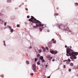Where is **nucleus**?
Here are the masks:
<instances>
[{
  "instance_id": "obj_1",
  "label": "nucleus",
  "mask_w": 78,
  "mask_h": 78,
  "mask_svg": "<svg viewBox=\"0 0 78 78\" xmlns=\"http://www.w3.org/2000/svg\"><path fill=\"white\" fill-rule=\"evenodd\" d=\"M66 55L67 56H71L70 59H72L73 61H75V59H76L77 58V57L76 56H77L78 55V52H75L70 48H69V47L68 46L66 48Z\"/></svg>"
},
{
  "instance_id": "obj_2",
  "label": "nucleus",
  "mask_w": 78,
  "mask_h": 78,
  "mask_svg": "<svg viewBox=\"0 0 78 78\" xmlns=\"http://www.w3.org/2000/svg\"><path fill=\"white\" fill-rule=\"evenodd\" d=\"M31 18L29 20V22H31L32 23H35L36 24V25L34 26H33V28L34 29H36L37 28V27H41V25H42V23L40 21H39L38 20H36V19L33 16H31Z\"/></svg>"
},
{
  "instance_id": "obj_3",
  "label": "nucleus",
  "mask_w": 78,
  "mask_h": 78,
  "mask_svg": "<svg viewBox=\"0 0 78 78\" xmlns=\"http://www.w3.org/2000/svg\"><path fill=\"white\" fill-rule=\"evenodd\" d=\"M57 27H58L59 29H62V30H64L65 31H68L70 32L71 33V34L73 35L74 34V32H72L71 30H69V29L68 28H67L66 29H65V26L64 25H63L62 24L58 25Z\"/></svg>"
},
{
  "instance_id": "obj_4",
  "label": "nucleus",
  "mask_w": 78,
  "mask_h": 78,
  "mask_svg": "<svg viewBox=\"0 0 78 78\" xmlns=\"http://www.w3.org/2000/svg\"><path fill=\"white\" fill-rule=\"evenodd\" d=\"M32 69L34 71V72L36 71V65L34 64H33L32 66Z\"/></svg>"
},
{
  "instance_id": "obj_5",
  "label": "nucleus",
  "mask_w": 78,
  "mask_h": 78,
  "mask_svg": "<svg viewBox=\"0 0 78 78\" xmlns=\"http://www.w3.org/2000/svg\"><path fill=\"white\" fill-rule=\"evenodd\" d=\"M50 52L51 53H52V54H54V55H56L58 53V51H55L53 50H50Z\"/></svg>"
},
{
  "instance_id": "obj_6",
  "label": "nucleus",
  "mask_w": 78,
  "mask_h": 78,
  "mask_svg": "<svg viewBox=\"0 0 78 78\" xmlns=\"http://www.w3.org/2000/svg\"><path fill=\"white\" fill-rule=\"evenodd\" d=\"M47 58H48L49 59V61H51V59H52V58H53L52 57H51V56H50V55H48L47 56Z\"/></svg>"
},
{
  "instance_id": "obj_7",
  "label": "nucleus",
  "mask_w": 78,
  "mask_h": 78,
  "mask_svg": "<svg viewBox=\"0 0 78 78\" xmlns=\"http://www.w3.org/2000/svg\"><path fill=\"white\" fill-rule=\"evenodd\" d=\"M8 27L9 28V29L10 30L11 32L12 33V32L14 31V30H13V29L11 28V27H10V26H8Z\"/></svg>"
},
{
  "instance_id": "obj_8",
  "label": "nucleus",
  "mask_w": 78,
  "mask_h": 78,
  "mask_svg": "<svg viewBox=\"0 0 78 78\" xmlns=\"http://www.w3.org/2000/svg\"><path fill=\"white\" fill-rule=\"evenodd\" d=\"M4 21L3 20H2V19L0 18V23L2 24L4 23Z\"/></svg>"
},
{
  "instance_id": "obj_9",
  "label": "nucleus",
  "mask_w": 78,
  "mask_h": 78,
  "mask_svg": "<svg viewBox=\"0 0 78 78\" xmlns=\"http://www.w3.org/2000/svg\"><path fill=\"white\" fill-rule=\"evenodd\" d=\"M48 47L49 48H51L52 47V45L51 43H48Z\"/></svg>"
},
{
  "instance_id": "obj_10",
  "label": "nucleus",
  "mask_w": 78,
  "mask_h": 78,
  "mask_svg": "<svg viewBox=\"0 0 78 78\" xmlns=\"http://www.w3.org/2000/svg\"><path fill=\"white\" fill-rule=\"evenodd\" d=\"M39 59L40 60H42V59H44V57H43V56H40L39 58Z\"/></svg>"
},
{
  "instance_id": "obj_11",
  "label": "nucleus",
  "mask_w": 78,
  "mask_h": 78,
  "mask_svg": "<svg viewBox=\"0 0 78 78\" xmlns=\"http://www.w3.org/2000/svg\"><path fill=\"white\" fill-rule=\"evenodd\" d=\"M4 16V15L3 14L1 13H0V16L1 17H3Z\"/></svg>"
},
{
  "instance_id": "obj_12",
  "label": "nucleus",
  "mask_w": 78,
  "mask_h": 78,
  "mask_svg": "<svg viewBox=\"0 0 78 78\" xmlns=\"http://www.w3.org/2000/svg\"><path fill=\"white\" fill-rule=\"evenodd\" d=\"M42 48L44 51H45V50H46V49L45 48H44V47L43 46L42 47Z\"/></svg>"
},
{
  "instance_id": "obj_13",
  "label": "nucleus",
  "mask_w": 78,
  "mask_h": 78,
  "mask_svg": "<svg viewBox=\"0 0 78 78\" xmlns=\"http://www.w3.org/2000/svg\"><path fill=\"white\" fill-rule=\"evenodd\" d=\"M3 43H4V46H5V47H6V44L5 43V41H3Z\"/></svg>"
},
{
  "instance_id": "obj_14",
  "label": "nucleus",
  "mask_w": 78,
  "mask_h": 78,
  "mask_svg": "<svg viewBox=\"0 0 78 78\" xmlns=\"http://www.w3.org/2000/svg\"><path fill=\"white\" fill-rule=\"evenodd\" d=\"M11 0H8L7 1V3H11Z\"/></svg>"
},
{
  "instance_id": "obj_15",
  "label": "nucleus",
  "mask_w": 78,
  "mask_h": 78,
  "mask_svg": "<svg viewBox=\"0 0 78 78\" xmlns=\"http://www.w3.org/2000/svg\"><path fill=\"white\" fill-rule=\"evenodd\" d=\"M26 63L27 64H30V62H29V61H26Z\"/></svg>"
},
{
  "instance_id": "obj_16",
  "label": "nucleus",
  "mask_w": 78,
  "mask_h": 78,
  "mask_svg": "<svg viewBox=\"0 0 78 78\" xmlns=\"http://www.w3.org/2000/svg\"><path fill=\"white\" fill-rule=\"evenodd\" d=\"M38 52H39V53H41V52H42V51H41V50L39 49L38 50Z\"/></svg>"
},
{
  "instance_id": "obj_17",
  "label": "nucleus",
  "mask_w": 78,
  "mask_h": 78,
  "mask_svg": "<svg viewBox=\"0 0 78 78\" xmlns=\"http://www.w3.org/2000/svg\"><path fill=\"white\" fill-rule=\"evenodd\" d=\"M37 65H40V64H41V63H40V62H37Z\"/></svg>"
},
{
  "instance_id": "obj_18",
  "label": "nucleus",
  "mask_w": 78,
  "mask_h": 78,
  "mask_svg": "<svg viewBox=\"0 0 78 78\" xmlns=\"http://www.w3.org/2000/svg\"><path fill=\"white\" fill-rule=\"evenodd\" d=\"M70 66H73V63H70Z\"/></svg>"
},
{
  "instance_id": "obj_19",
  "label": "nucleus",
  "mask_w": 78,
  "mask_h": 78,
  "mask_svg": "<svg viewBox=\"0 0 78 78\" xmlns=\"http://www.w3.org/2000/svg\"><path fill=\"white\" fill-rule=\"evenodd\" d=\"M37 57H39V56H40V54H37Z\"/></svg>"
},
{
  "instance_id": "obj_20",
  "label": "nucleus",
  "mask_w": 78,
  "mask_h": 78,
  "mask_svg": "<svg viewBox=\"0 0 78 78\" xmlns=\"http://www.w3.org/2000/svg\"><path fill=\"white\" fill-rule=\"evenodd\" d=\"M37 61V58H35V62H36Z\"/></svg>"
},
{
  "instance_id": "obj_21",
  "label": "nucleus",
  "mask_w": 78,
  "mask_h": 78,
  "mask_svg": "<svg viewBox=\"0 0 78 78\" xmlns=\"http://www.w3.org/2000/svg\"><path fill=\"white\" fill-rule=\"evenodd\" d=\"M42 62L43 63L44 62H45V60H44V59H42Z\"/></svg>"
},
{
  "instance_id": "obj_22",
  "label": "nucleus",
  "mask_w": 78,
  "mask_h": 78,
  "mask_svg": "<svg viewBox=\"0 0 78 78\" xmlns=\"http://www.w3.org/2000/svg\"><path fill=\"white\" fill-rule=\"evenodd\" d=\"M75 6H77L78 5V3L77 2L75 3Z\"/></svg>"
},
{
  "instance_id": "obj_23",
  "label": "nucleus",
  "mask_w": 78,
  "mask_h": 78,
  "mask_svg": "<svg viewBox=\"0 0 78 78\" xmlns=\"http://www.w3.org/2000/svg\"><path fill=\"white\" fill-rule=\"evenodd\" d=\"M30 75H31V76H33V75H34V74H33V73H31L30 74Z\"/></svg>"
},
{
  "instance_id": "obj_24",
  "label": "nucleus",
  "mask_w": 78,
  "mask_h": 78,
  "mask_svg": "<svg viewBox=\"0 0 78 78\" xmlns=\"http://www.w3.org/2000/svg\"><path fill=\"white\" fill-rule=\"evenodd\" d=\"M46 50H49V49L48 48V47H46Z\"/></svg>"
},
{
  "instance_id": "obj_25",
  "label": "nucleus",
  "mask_w": 78,
  "mask_h": 78,
  "mask_svg": "<svg viewBox=\"0 0 78 78\" xmlns=\"http://www.w3.org/2000/svg\"><path fill=\"white\" fill-rule=\"evenodd\" d=\"M56 40L54 41L53 42V43H54V44H56Z\"/></svg>"
},
{
  "instance_id": "obj_26",
  "label": "nucleus",
  "mask_w": 78,
  "mask_h": 78,
  "mask_svg": "<svg viewBox=\"0 0 78 78\" xmlns=\"http://www.w3.org/2000/svg\"><path fill=\"white\" fill-rule=\"evenodd\" d=\"M68 61L69 62H70V61H71V60H70V59L69 58H68Z\"/></svg>"
},
{
  "instance_id": "obj_27",
  "label": "nucleus",
  "mask_w": 78,
  "mask_h": 78,
  "mask_svg": "<svg viewBox=\"0 0 78 78\" xmlns=\"http://www.w3.org/2000/svg\"><path fill=\"white\" fill-rule=\"evenodd\" d=\"M6 23H7L6 22H5L4 23V25L5 26H6Z\"/></svg>"
},
{
  "instance_id": "obj_28",
  "label": "nucleus",
  "mask_w": 78,
  "mask_h": 78,
  "mask_svg": "<svg viewBox=\"0 0 78 78\" xmlns=\"http://www.w3.org/2000/svg\"><path fill=\"white\" fill-rule=\"evenodd\" d=\"M76 69H78V66H76Z\"/></svg>"
},
{
  "instance_id": "obj_29",
  "label": "nucleus",
  "mask_w": 78,
  "mask_h": 78,
  "mask_svg": "<svg viewBox=\"0 0 78 78\" xmlns=\"http://www.w3.org/2000/svg\"><path fill=\"white\" fill-rule=\"evenodd\" d=\"M19 27H20V26H19V24H18V25H17V27L18 28H19Z\"/></svg>"
},
{
  "instance_id": "obj_30",
  "label": "nucleus",
  "mask_w": 78,
  "mask_h": 78,
  "mask_svg": "<svg viewBox=\"0 0 78 78\" xmlns=\"http://www.w3.org/2000/svg\"><path fill=\"white\" fill-rule=\"evenodd\" d=\"M68 61V60H65L64 61H63V62H66V61Z\"/></svg>"
},
{
  "instance_id": "obj_31",
  "label": "nucleus",
  "mask_w": 78,
  "mask_h": 78,
  "mask_svg": "<svg viewBox=\"0 0 78 78\" xmlns=\"http://www.w3.org/2000/svg\"><path fill=\"white\" fill-rule=\"evenodd\" d=\"M27 19H29L30 18V16H27Z\"/></svg>"
},
{
  "instance_id": "obj_32",
  "label": "nucleus",
  "mask_w": 78,
  "mask_h": 78,
  "mask_svg": "<svg viewBox=\"0 0 78 78\" xmlns=\"http://www.w3.org/2000/svg\"><path fill=\"white\" fill-rule=\"evenodd\" d=\"M66 63L67 64H69V61H67L66 62Z\"/></svg>"
},
{
  "instance_id": "obj_33",
  "label": "nucleus",
  "mask_w": 78,
  "mask_h": 78,
  "mask_svg": "<svg viewBox=\"0 0 78 78\" xmlns=\"http://www.w3.org/2000/svg\"><path fill=\"white\" fill-rule=\"evenodd\" d=\"M69 72H71V69H69Z\"/></svg>"
},
{
  "instance_id": "obj_34",
  "label": "nucleus",
  "mask_w": 78,
  "mask_h": 78,
  "mask_svg": "<svg viewBox=\"0 0 78 78\" xmlns=\"http://www.w3.org/2000/svg\"><path fill=\"white\" fill-rule=\"evenodd\" d=\"M25 9L26 10V11H28V9L27 8H25Z\"/></svg>"
},
{
  "instance_id": "obj_35",
  "label": "nucleus",
  "mask_w": 78,
  "mask_h": 78,
  "mask_svg": "<svg viewBox=\"0 0 78 78\" xmlns=\"http://www.w3.org/2000/svg\"><path fill=\"white\" fill-rule=\"evenodd\" d=\"M29 49H30V48H32V47L31 46H30L29 47Z\"/></svg>"
},
{
  "instance_id": "obj_36",
  "label": "nucleus",
  "mask_w": 78,
  "mask_h": 78,
  "mask_svg": "<svg viewBox=\"0 0 78 78\" xmlns=\"http://www.w3.org/2000/svg\"><path fill=\"white\" fill-rule=\"evenodd\" d=\"M55 16H58V14H57V13H55Z\"/></svg>"
},
{
  "instance_id": "obj_37",
  "label": "nucleus",
  "mask_w": 78,
  "mask_h": 78,
  "mask_svg": "<svg viewBox=\"0 0 78 78\" xmlns=\"http://www.w3.org/2000/svg\"><path fill=\"white\" fill-rule=\"evenodd\" d=\"M65 48H67V46L66 45L65 46Z\"/></svg>"
},
{
  "instance_id": "obj_38",
  "label": "nucleus",
  "mask_w": 78,
  "mask_h": 78,
  "mask_svg": "<svg viewBox=\"0 0 78 78\" xmlns=\"http://www.w3.org/2000/svg\"><path fill=\"white\" fill-rule=\"evenodd\" d=\"M63 66H64V68H66V66L65 65H64Z\"/></svg>"
},
{
  "instance_id": "obj_39",
  "label": "nucleus",
  "mask_w": 78,
  "mask_h": 78,
  "mask_svg": "<svg viewBox=\"0 0 78 78\" xmlns=\"http://www.w3.org/2000/svg\"><path fill=\"white\" fill-rule=\"evenodd\" d=\"M17 9H18V8L17 7V8H16L15 9H16V10Z\"/></svg>"
},
{
  "instance_id": "obj_40",
  "label": "nucleus",
  "mask_w": 78,
  "mask_h": 78,
  "mask_svg": "<svg viewBox=\"0 0 78 78\" xmlns=\"http://www.w3.org/2000/svg\"><path fill=\"white\" fill-rule=\"evenodd\" d=\"M52 41H55V39H52Z\"/></svg>"
},
{
  "instance_id": "obj_41",
  "label": "nucleus",
  "mask_w": 78,
  "mask_h": 78,
  "mask_svg": "<svg viewBox=\"0 0 78 78\" xmlns=\"http://www.w3.org/2000/svg\"><path fill=\"white\" fill-rule=\"evenodd\" d=\"M44 25L43 24H41V26L40 27H42L43 26H44Z\"/></svg>"
},
{
  "instance_id": "obj_42",
  "label": "nucleus",
  "mask_w": 78,
  "mask_h": 78,
  "mask_svg": "<svg viewBox=\"0 0 78 78\" xmlns=\"http://www.w3.org/2000/svg\"><path fill=\"white\" fill-rule=\"evenodd\" d=\"M47 31L48 32H50V30L48 29L47 30Z\"/></svg>"
},
{
  "instance_id": "obj_43",
  "label": "nucleus",
  "mask_w": 78,
  "mask_h": 78,
  "mask_svg": "<svg viewBox=\"0 0 78 78\" xmlns=\"http://www.w3.org/2000/svg\"><path fill=\"white\" fill-rule=\"evenodd\" d=\"M48 66V65H45L46 67H47Z\"/></svg>"
},
{
  "instance_id": "obj_44",
  "label": "nucleus",
  "mask_w": 78,
  "mask_h": 78,
  "mask_svg": "<svg viewBox=\"0 0 78 78\" xmlns=\"http://www.w3.org/2000/svg\"><path fill=\"white\" fill-rule=\"evenodd\" d=\"M42 29L41 28H40V31H42Z\"/></svg>"
},
{
  "instance_id": "obj_45",
  "label": "nucleus",
  "mask_w": 78,
  "mask_h": 78,
  "mask_svg": "<svg viewBox=\"0 0 78 78\" xmlns=\"http://www.w3.org/2000/svg\"><path fill=\"white\" fill-rule=\"evenodd\" d=\"M69 48H72V46H70L69 47Z\"/></svg>"
},
{
  "instance_id": "obj_46",
  "label": "nucleus",
  "mask_w": 78,
  "mask_h": 78,
  "mask_svg": "<svg viewBox=\"0 0 78 78\" xmlns=\"http://www.w3.org/2000/svg\"><path fill=\"white\" fill-rule=\"evenodd\" d=\"M21 6H22V5H20L19 6V7H21Z\"/></svg>"
},
{
  "instance_id": "obj_47",
  "label": "nucleus",
  "mask_w": 78,
  "mask_h": 78,
  "mask_svg": "<svg viewBox=\"0 0 78 78\" xmlns=\"http://www.w3.org/2000/svg\"><path fill=\"white\" fill-rule=\"evenodd\" d=\"M52 61L53 62L55 61V59H54V60H53Z\"/></svg>"
},
{
  "instance_id": "obj_48",
  "label": "nucleus",
  "mask_w": 78,
  "mask_h": 78,
  "mask_svg": "<svg viewBox=\"0 0 78 78\" xmlns=\"http://www.w3.org/2000/svg\"><path fill=\"white\" fill-rule=\"evenodd\" d=\"M1 77H3V76H1Z\"/></svg>"
},
{
  "instance_id": "obj_49",
  "label": "nucleus",
  "mask_w": 78,
  "mask_h": 78,
  "mask_svg": "<svg viewBox=\"0 0 78 78\" xmlns=\"http://www.w3.org/2000/svg\"><path fill=\"white\" fill-rule=\"evenodd\" d=\"M46 27V26H45V27H44V28H45V27Z\"/></svg>"
},
{
  "instance_id": "obj_50",
  "label": "nucleus",
  "mask_w": 78,
  "mask_h": 78,
  "mask_svg": "<svg viewBox=\"0 0 78 78\" xmlns=\"http://www.w3.org/2000/svg\"><path fill=\"white\" fill-rule=\"evenodd\" d=\"M24 3H22V5H23Z\"/></svg>"
},
{
  "instance_id": "obj_51",
  "label": "nucleus",
  "mask_w": 78,
  "mask_h": 78,
  "mask_svg": "<svg viewBox=\"0 0 78 78\" xmlns=\"http://www.w3.org/2000/svg\"><path fill=\"white\" fill-rule=\"evenodd\" d=\"M60 39L61 40V39Z\"/></svg>"
}]
</instances>
